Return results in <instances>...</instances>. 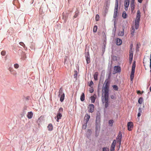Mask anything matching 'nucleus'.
Wrapping results in <instances>:
<instances>
[{
    "label": "nucleus",
    "mask_w": 151,
    "mask_h": 151,
    "mask_svg": "<svg viewBox=\"0 0 151 151\" xmlns=\"http://www.w3.org/2000/svg\"><path fill=\"white\" fill-rule=\"evenodd\" d=\"M131 3H134V0H131Z\"/></svg>",
    "instance_id": "09e8293b"
},
{
    "label": "nucleus",
    "mask_w": 151,
    "mask_h": 151,
    "mask_svg": "<svg viewBox=\"0 0 151 151\" xmlns=\"http://www.w3.org/2000/svg\"><path fill=\"white\" fill-rule=\"evenodd\" d=\"M97 27L96 25H95L93 27V32H96L97 31Z\"/></svg>",
    "instance_id": "c85d7f7f"
},
{
    "label": "nucleus",
    "mask_w": 151,
    "mask_h": 151,
    "mask_svg": "<svg viewBox=\"0 0 151 151\" xmlns=\"http://www.w3.org/2000/svg\"><path fill=\"white\" fill-rule=\"evenodd\" d=\"M142 1L143 0H138V2L140 3H142Z\"/></svg>",
    "instance_id": "3c124183"
},
{
    "label": "nucleus",
    "mask_w": 151,
    "mask_h": 151,
    "mask_svg": "<svg viewBox=\"0 0 151 151\" xmlns=\"http://www.w3.org/2000/svg\"><path fill=\"white\" fill-rule=\"evenodd\" d=\"M81 100V101H83L85 100V95L84 93H83L82 94L80 98Z\"/></svg>",
    "instance_id": "aec40b11"
},
{
    "label": "nucleus",
    "mask_w": 151,
    "mask_h": 151,
    "mask_svg": "<svg viewBox=\"0 0 151 151\" xmlns=\"http://www.w3.org/2000/svg\"><path fill=\"white\" fill-rule=\"evenodd\" d=\"M140 17V12L139 10H138L136 17Z\"/></svg>",
    "instance_id": "bb28decb"
},
{
    "label": "nucleus",
    "mask_w": 151,
    "mask_h": 151,
    "mask_svg": "<svg viewBox=\"0 0 151 151\" xmlns=\"http://www.w3.org/2000/svg\"><path fill=\"white\" fill-rule=\"evenodd\" d=\"M88 108L89 109V112L92 113L93 112L94 106L93 104H89Z\"/></svg>",
    "instance_id": "6e6552de"
},
{
    "label": "nucleus",
    "mask_w": 151,
    "mask_h": 151,
    "mask_svg": "<svg viewBox=\"0 0 151 151\" xmlns=\"http://www.w3.org/2000/svg\"><path fill=\"white\" fill-rule=\"evenodd\" d=\"M109 82L108 79L105 81L103 87L102 101L103 103H105V107L107 108L109 106Z\"/></svg>",
    "instance_id": "f257e3e1"
},
{
    "label": "nucleus",
    "mask_w": 151,
    "mask_h": 151,
    "mask_svg": "<svg viewBox=\"0 0 151 151\" xmlns=\"http://www.w3.org/2000/svg\"><path fill=\"white\" fill-rule=\"evenodd\" d=\"M12 70H13L12 69H9V70L11 73L13 72Z\"/></svg>",
    "instance_id": "864d4df0"
},
{
    "label": "nucleus",
    "mask_w": 151,
    "mask_h": 151,
    "mask_svg": "<svg viewBox=\"0 0 151 151\" xmlns=\"http://www.w3.org/2000/svg\"><path fill=\"white\" fill-rule=\"evenodd\" d=\"M99 17L98 14H97L96 15V17H95V19L96 21H98L99 20Z\"/></svg>",
    "instance_id": "72a5a7b5"
},
{
    "label": "nucleus",
    "mask_w": 151,
    "mask_h": 151,
    "mask_svg": "<svg viewBox=\"0 0 151 151\" xmlns=\"http://www.w3.org/2000/svg\"><path fill=\"white\" fill-rule=\"evenodd\" d=\"M135 29L134 28V26H132V29L131 30V34L132 35V37L134 35L135 31Z\"/></svg>",
    "instance_id": "2eb2a0df"
},
{
    "label": "nucleus",
    "mask_w": 151,
    "mask_h": 151,
    "mask_svg": "<svg viewBox=\"0 0 151 151\" xmlns=\"http://www.w3.org/2000/svg\"><path fill=\"white\" fill-rule=\"evenodd\" d=\"M6 53V51L4 50H3L1 52V54L2 56H4L5 55Z\"/></svg>",
    "instance_id": "f704fd0d"
},
{
    "label": "nucleus",
    "mask_w": 151,
    "mask_h": 151,
    "mask_svg": "<svg viewBox=\"0 0 151 151\" xmlns=\"http://www.w3.org/2000/svg\"><path fill=\"white\" fill-rule=\"evenodd\" d=\"M130 6L131 10L132 12L135 7L134 3H131Z\"/></svg>",
    "instance_id": "f3484780"
},
{
    "label": "nucleus",
    "mask_w": 151,
    "mask_h": 151,
    "mask_svg": "<svg viewBox=\"0 0 151 151\" xmlns=\"http://www.w3.org/2000/svg\"><path fill=\"white\" fill-rule=\"evenodd\" d=\"M133 123L132 122H129L127 123V127L128 130L130 131L132 130V128H133Z\"/></svg>",
    "instance_id": "1a4fd4ad"
},
{
    "label": "nucleus",
    "mask_w": 151,
    "mask_h": 151,
    "mask_svg": "<svg viewBox=\"0 0 151 151\" xmlns=\"http://www.w3.org/2000/svg\"><path fill=\"white\" fill-rule=\"evenodd\" d=\"M114 122V121L113 120H110L109 122V124H111L110 126H112Z\"/></svg>",
    "instance_id": "c756f323"
},
{
    "label": "nucleus",
    "mask_w": 151,
    "mask_h": 151,
    "mask_svg": "<svg viewBox=\"0 0 151 151\" xmlns=\"http://www.w3.org/2000/svg\"><path fill=\"white\" fill-rule=\"evenodd\" d=\"M134 75L131 74L130 76V80H131V81H132L133 79V78H134Z\"/></svg>",
    "instance_id": "c9c22d12"
},
{
    "label": "nucleus",
    "mask_w": 151,
    "mask_h": 151,
    "mask_svg": "<svg viewBox=\"0 0 151 151\" xmlns=\"http://www.w3.org/2000/svg\"><path fill=\"white\" fill-rule=\"evenodd\" d=\"M143 99L142 98V97L140 98L139 99L138 101V102L139 104H142V103L143 102Z\"/></svg>",
    "instance_id": "5701e85b"
},
{
    "label": "nucleus",
    "mask_w": 151,
    "mask_h": 151,
    "mask_svg": "<svg viewBox=\"0 0 151 151\" xmlns=\"http://www.w3.org/2000/svg\"><path fill=\"white\" fill-rule=\"evenodd\" d=\"M131 47L130 49L129 50V63H132V59H133V53L132 52V45L130 46Z\"/></svg>",
    "instance_id": "7ed1b4c3"
},
{
    "label": "nucleus",
    "mask_w": 151,
    "mask_h": 151,
    "mask_svg": "<svg viewBox=\"0 0 151 151\" xmlns=\"http://www.w3.org/2000/svg\"><path fill=\"white\" fill-rule=\"evenodd\" d=\"M53 127L51 124H49L48 127L47 128L48 129L49 131H51L53 129Z\"/></svg>",
    "instance_id": "dca6fc26"
},
{
    "label": "nucleus",
    "mask_w": 151,
    "mask_h": 151,
    "mask_svg": "<svg viewBox=\"0 0 151 151\" xmlns=\"http://www.w3.org/2000/svg\"><path fill=\"white\" fill-rule=\"evenodd\" d=\"M124 28L123 29V30L122 31L119 32L118 34V35L119 36H123L124 35Z\"/></svg>",
    "instance_id": "4be33fe9"
},
{
    "label": "nucleus",
    "mask_w": 151,
    "mask_h": 151,
    "mask_svg": "<svg viewBox=\"0 0 151 151\" xmlns=\"http://www.w3.org/2000/svg\"><path fill=\"white\" fill-rule=\"evenodd\" d=\"M85 57L87 63L88 64L90 62V55L89 52H87L85 54Z\"/></svg>",
    "instance_id": "0eeeda50"
},
{
    "label": "nucleus",
    "mask_w": 151,
    "mask_h": 151,
    "mask_svg": "<svg viewBox=\"0 0 151 151\" xmlns=\"http://www.w3.org/2000/svg\"><path fill=\"white\" fill-rule=\"evenodd\" d=\"M90 118V116L89 115H86L85 116V118L86 123L88 122Z\"/></svg>",
    "instance_id": "a211bd4d"
},
{
    "label": "nucleus",
    "mask_w": 151,
    "mask_h": 151,
    "mask_svg": "<svg viewBox=\"0 0 151 151\" xmlns=\"http://www.w3.org/2000/svg\"><path fill=\"white\" fill-rule=\"evenodd\" d=\"M121 71V68L120 66H116L114 67L113 71V74H115L116 73L120 72Z\"/></svg>",
    "instance_id": "20e7f679"
},
{
    "label": "nucleus",
    "mask_w": 151,
    "mask_h": 151,
    "mask_svg": "<svg viewBox=\"0 0 151 151\" xmlns=\"http://www.w3.org/2000/svg\"><path fill=\"white\" fill-rule=\"evenodd\" d=\"M135 66L136 65L135 63V61H134L133 63L132 67V69H135Z\"/></svg>",
    "instance_id": "473e14b6"
},
{
    "label": "nucleus",
    "mask_w": 151,
    "mask_h": 151,
    "mask_svg": "<svg viewBox=\"0 0 151 151\" xmlns=\"http://www.w3.org/2000/svg\"><path fill=\"white\" fill-rule=\"evenodd\" d=\"M139 23L138 22H135L134 26L135 29H137L139 28Z\"/></svg>",
    "instance_id": "b1692460"
},
{
    "label": "nucleus",
    "mask_w": 151,
    "mask_h": 151,
    "mask_svg": "<svg viewBox=\"0 0 151 151\" xmlns=\"http://www.w3.org/2000/svg\"><path fill=\"white\" fill-rule=\"evenodd\" d=\"M93 84V82L92 81H91L89 84V86H91V85Z\"/></svg>",
    "instance_id": "a18cd8bd"
},
{
    "label": "nucleus",
    "mask_w": 151,
    "mask_h": 151,
    "mask_svg": "<svg viewBox=\"0 0 151 151\" xmlns=\"http://www.w3.org/2000/svg\"><path fill=\"white\" fill-rule=\"evenodd\" d=\"M102 151H109V148L107 147H103L102 149Z\"/></svg>",
    "instance_id": "7c9ffc66"
},
{
    "label": "nucleus",
    "mask_w": 151,
    "mask_h": 151,
    "mask_svg": "<svg viewBox=\"0 0 151 151\" xmlns=\"http://www.w3.org/2000/svg\"><path fill=\"white\" fill-rule=\"evenodd\" d=\"M14 67L15 68H18L19 67V65L18 64L16 63L14 65Z\"/></svg>",
    "instance_id": "58836bf2"
},
{
    "label": "nucleus",
    "mask_w": 151,
    "mask_h": 151,
    "mask_svg": "<svg viewBox=\"0 0 151 151\" xmlns=\"http://www.w3.org/2000/svg\"><path fill=\"white\" fill-rule=\"evenodd\" d=\"M106 46L105 45H104L102 47V51H104L105 50Z\"/></svg>",
    "instance_id": "37998d69"
},
{
    "label": "nucleus",
    "mask_w": 151,
    "mask_h": 151,
    "mask_svg": "<svg viewBox=\"0 0 151 151\" xmlns=\"http://www.w3.org/2000/svg\"><path fill=\"white\" fill-rule=\"evenodd\" d=\"M96 97V94H94L91 97L90 99L92 103H94L95 102Z\"/></svg>",
    "instance_id": "9d476101"
},
{
    "label": "nucleus",
    "mask_w": 151,
    "mask_h": 151,
    "mask_svg": "<svg viewBox=\"0 0 151 151\" xmlns=\"http://www.w3.org/2000/svg\"><path fill=\"white\" fill-rule=\"evenodd\" d=\"M19 43L23 47H24L25 46V45L23 43V42H20Z\"/></svg>",
    "instance_id": "ea45409f"
},
{
    "label": "nucleus",
    "mask_w": 151,
    "mask_h": 151,
    "mask_svg": "<svg viewBox=\"0 0 151 151\" xmlns=\"http://www.w3.org/2000/svg\"><path fill=\"white\" fill-rule=\"evenodd\" d=\"M15 1H13V3H14V2Z\"/></svg>",
    "instance_id": "4d7b16f0"
},
{
    "label": "nucleus",
    "mask_w": 151,
    "mask_h": 151,
    "mask_svg": "<svg viewBox=\"0 0 151 151\" xmlns=\"http://www.w3.org/2000/svg\"><path fill=\"white\" fill-rule=\"evenodd\" d=\"M33 113L32 112H29L27 113V117L28 119H31L33 116Z\"/></svg>",
    "instance_id": "f8f14e48"
},
{
    "label": "nucleus",
    "mask_w": 151,
    "mask_h": 151,
    "mask_svg": "<svg viewBox=\"0 0 151 151\" xmlns=\"http://www.w3.org/2000/svg\"><path fill=\"white\" fill-rule=\"evenodd\" d=\"M114 95H112L111 96V99H114Z\"/></svg>",
    "instance_id": "8fccbe9b"
},
{
    "label": "nucleus",
    "mask_w": 151,
    "mask_h": 151,
    "mask_svg": "<svg viewBox=\"0 0 151 151\" xmlns=\"http://www.w3.org/2000/svg\"><path fill=\"white\" fill-rule=\"evenodd\" d=\"M58 96L60 97V101L61 102L63 101L65 97V94L63 92V89L61 88L59 91Z\"/></svg>",
    "instance_id": "f03ea898"
},
{
    "label": "nucleus",
    "mask_w": 151,
    "mask_h": 151,
    "mask_svg": "<svg viewBox=\"0 0 151 151\" xmlns=\"http://www.w3.org/2000/svg\"><path fill=\"white\" fill-rule=\"evenodd\" d=\"M140 92L141 91H137V93L138 94L139 93H140Z\"/></svg>",
    "instance_id": "6e6d98bb"
},
{
    "label": "nucleus",
    "mask_w": 151,
    "mask_h": 151,
    "mask_svg": "<svg viewBox=\"0 0 151 151\" xmlns=\"http://www.w3.org/2000/svg\"><path fill=\"white\" fill-rule=\"evenodd\" d=\"M78 15V14L77 13H76L73 16L74 18H76L77 17Z\"/></svg>",
    "instance_id": "49530a36"
},
{
    "label": "nucleus",
    "mask_w": 151,
    "mask_h": 151,
    "mask_svg": "<svg viewBox=\"0 0 151 151\" xmlns=\"http://www.w3.org/2000/svg\"><path fill=\"white\" fill-rule=\"evenodd\" d=\"M122 43V40L119 39L117 38L116 39V44L118 45H120Z\"/></svg>",
    "instance_id": "ddd939ff"
},
{
    "label": "nucleus",
    "mask_w": 151,
    "mask_h": 151,
    "mask_svg": "<svg viewBox=\"0 0 151 151\" xmlns=\"http://www.w3.org/2000/svg\"><path fill=\"white\" fill-rule=\"evenodd\" d=\"M127 14L125 12H123L122 13V16L124 18H125L126 17Z\"/></svg>",
    "instance_id": "a878e982"
},
{
    "label": "nucleus",
    "mask_w": 151,
    "mask_h": 151,
    "mask_svg": "<svg viewBox=\"0 0 151 151\" xmlns=\"http://www.w3.org/2000/svg\"><path fill=\"white\" fill-rule=\"evenodd\" d=\"M89 91L91 93H92L93 91V89H91Z\"/></svg>",
    "instance_id": "603ef678"
},
{
    "label": "nucleus",
    "mask_w": 151,
    "mask_h": 151,
    "mask_svg": "<svg viewBox=\"0 0 151 151\" xmlns=\"http://www.w3.org/2000/svg\"><path fill=\"white\" fill-rule=\"evenodd\" d=\"M63 109L61 107L59 109L58 112H60V113H61L63 112Z\"/></svg>",
    "instance_id": "e433bc0d"
},
{
    "label": "nucleus",
    "mask_w": 151,
    "mask_h": 151,
    "mask_svg": "<svg viewBox=\"0 0 151 151\" xmlns=\"http://www.w3.org/2000/svg\"><path fill=\"white\" fill-rule=\"evenodd\" d=\"M130 0H125L124 6H129Z\"/></svg>",
    "instance_id": "412c9836"
},
{
    "label": "nucleus",
    "mask_w": 151,
    "mask_h": 151,
    "mask_svg": "<svg viewBox=\"0 0 151 151\" xmlns=\"http://www.w3.org/2000/svg\"><path fill=\"white\" fill-rule=\"evenodd\" d=\"M117 11H118L114 10L113 16L114 18H115L116 17L117 14Z\"/></svg>",
    "instance_id": "393cba45"
},
{
    "label": "nucleus",
    "mask_w": 151,
    "mask_h": 151,
    "mask_svg": "<svg viewBox=\"0 0 151 151\" xmlns=\"http://www.w3.org/2000/svg\"><path fill=\"white\" fill-rule=\"evenodd\" d=\"M135 69H132L131 74L134 75Z\"/></svg>",
    "instance_id": "a19ab883"
},
{
    "label": "nucleus",
    "mask_w": 151,
    "mask_h": 151,
    "mask_svg": "<svg viewBox=\"0 0 151 151\" xmlns=\"http://www.w3.org/2000/svg\"><path fill=\"white\" fill-rule=\"evenodd\" d=\"M118 0H116V2L115 3V8L114 10L118 11Z\"/></svg>",
    "instance_id": "4468645a"
},
{
    "label": "nucleus",
    "mask_w": 151,
    "mask_h": 151,
    "mask_svg": "<svg viewBox=\"0 0 151 151\" xmlns=\"http://www.w3.org/2000/svg\"><path fill=\"white\" fill-rule=\"evenodd\" d=\"M98 72H96L94 73L93 77L95 80H97L98 79Z\"/></svg>",
    "instance_id": "6ab92c4d"
},
{
    "label": "nucleus",
    "mask_w": 151,
    "mask_h": 151,
    "mask_svg": "<svg viewBox=\"0 0 151 151\" xmlns=\"http://www.w3.org/2000/svg\"><path fill=\"white\" fill-rule=\"evenodd\" d=\"M67 57H65L64 63H65V62L66 61V60L67 59Z\"/></svg>",
    "instance_id": "5fc2aeb1"
},
{
    "label": "nucleus",
    "mask_w": 151,
    "mask_h": 151,
    "mask_svg": "<svg viewBox=\"0 0 151 151\" xmlns=\"http://www.w3.org/2000/svg\"><path fill=\"white\" fill-rule=\"evenodd\" d=\"M138 111L139 113H141L142 111V109L141 108H139L138 109Z\"/></svg>",
    "instance_id": "c03bdc74"
},
{
    "label": "nucleus",
    "mask_w": 151,
    "mask_h": 151,
    "mask_svg": "<svg viewBox=\"0 0 151 151\" xmlns=\"http://www.w3.org/2000/svg\"><path fill=\"white\" fill-rule=\"evenodd\" d=\"M141 113H138V114H137V116L138 117H139L141 116Z\"/></svg>",
    "instance_id": "de8ad7c7"
},
{
    "label": "nucleus",
    "mask_w": 151,
    "mask_h": 151,
    "mask_svg": "<svg viewBox=\"0 0 151 151\" xmlns=\"http://www.w3.org/2000/svg\"><path fill=\"white\" fill-rule=\"evenodd\" d=\"M116 144V141L115 140H114L111 145L110 151H114Z\"/></svg>",
    "instance_id": "423d86ee"
},
{
    "label": "nucleus",
    "mask_w": 151,
    "mask_h": 151,
    "mask_svg": "<svg viewBox=\"0 0 151 151\" xmlns=\"http://www.w3.org/2000/svg\"><path fill=\"white\" fill-rule=\"evenodd\" d=\"M12 71L13 72L12 73V74L14 75H16L17 74V73L16 72V71L14 70H12Z\"/></svg>",
    "instance_id": "4c0bfd02"
},
{
    "label": "nucleus",
    "mask_w": 151,
    "mask_h": 151,
    "mask_svg": "<svg viewBox=\"0 0 151 151\" xmlns=\"http://www.w3.org/2000/svg\"><path fill=\"white\" fill-rule=\"evenodd\" d=\"M114 89L115 91H118V87L116 85H113L112 86Z\"/></svg>",
    "instance_id": "cd10ccee"
},
{
    "label": "nucleus",
    "mask_w": 151,
    "mask_h": 151,
    "mask_svg": "<svg viewBox=\"0 0 151 151\" xmlns=\"http://www.w3.org/2000/svg\"><path fill=\"white\" fill-rule=\"evenodd\" d=\"M140 20V17H136V19L135 20V22H138V23H139V22Z\"/></svg>",
    "instance_id": "2f4dec72"
},
{
    "label": "nucleus",
    "mask_w": 151,
    "mask_h": 151,
    "mask_svg": "<svg viewBox=\"0 0 151 151\" xmlns=\"http://www.w3.org/2000/svg\"><path fill=\"white\" fill-rule=\"evenodd\" d=\"M62 116L61 114V113H60V112H58L57 115V119L56 120L57 122H59V119H61V117H62Z\"/></svg>",
    "instance_id": "9b49d317"
},
{
    "label": "nucleus",
    "mask_w": 151,
    "mask_h": 151,
    "mask_svg": "<svg viewBox=\"0 0 151 151\" xmlns=\"http://www.w3.org/2000/svg\"><path fill=\"white\" fill-rule=\"evenodd\" d=\"M124 6L125 7V8H124L125 10L126 11H127L128 10V7L129 6Z\"/></svg>",
    "instance_id": "79ce46f5"
},
{
    "label": "nucleus",
    "mask_w": 151,
    "mask_h": 151,
    "mask_svg": "<svg viewBox=\"0 0 151 151\" xmlns=\"http://www.w3.org/2000/svg\"><path fill=\"white\" fill-rule=\"evenodd\" d=\"M122 134L121 132H119V134L117 136L116 138V140L117 142H119V145H120L121 143V139L122 138Z\"/></svg>",
    "instance_id": "39448f33"
}]
</instances>
